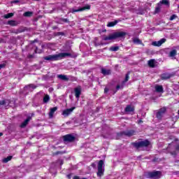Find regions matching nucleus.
<instances>
[{
	"label": "nucleus",
	"instance_id": "obj_30",
	"mask_svg": "<svg viewBox=\"0 0 179 179\" xmlns=\"http://www.w3.org/2000/svg\"><path fill=\"white\" fill-rule=\"evenodd\" d=\"M132 40L134 44H142V41H141L138 38H133Z\"/></svg>",
	"mask_w": 179,
	"mask_h": 179
},
{
	"label": "nucleus",
	"instance_id": "obj_19",
	"mask_svg": "<svg viewBox=\"0 0 179 179\" xmlns=\"http://www.w3.org/2000/svg\"><path fill=\"white\" fill-rule=\"evenodd\" d=\"M156 60L154 59H150L148 62V65L150 66V68H155L156 66Z\"/></svg>",
	"mask_w": 179,
	"mask_h": 179
},
{
	"label": "nucleus",
	"instance_id": "obj_31",
	"mask_svg": "<svg viewBox=\"0 0 179 179\" xmlns=\"http://www.w3.org/2000/svg\"><path fill=\"white\" fill-rule=\"evenodd\" d=\"M110 51H113V52H115V51H118V50H120V47L119 46H112L110 48Z\"/></svg>",
	"mask_w": 179,
	"mask_h": 179
},
{
	"label": "nucleus",
	"instance_id": "obj_6",
	"mask_svg": "<svg viewBox=\"0 0 179 179\" xmlns=\"http://www.w3.org/2000/svg\"><path fill=\"white\" fill-rule=\"evenodd\" d=\"M117 136H128L130 138V136H134L135 135V131L134 130H127L124 131H120V133L117 134Z\"/></svg>",
	"mask_w": 179,
	"mask_h": 179
},
{
	"label": "nucleus",
	"instance_id": "obj_26",
	"mask_svg": "<svg viewBox=\"0 0 179 179\" xmlns=\"http://www.w3.org/2000/svg\"><path fill=\"white\" fill-rule=\"evenodd\" d=\"M23 16H24L25 17H31V16H33V12L27 11L24 13Z\"/></svg>",
	"mask_w": 179,
	"mask_h": 179
},
{
	"label": "nucleus",
	"instance_id": "obj_28",
	"mask_svg": "<svg viewBox=\"0 0 179 179\" xmlns=\"http://www.w3.org/2000/svg\"><path fill=\"white\" fill-rule=\"evenodd\" d=\"M12 157H13L12 155H10L6 158H3L2 159L3 163H8V162H10L12 160Z\"/></svg>",
	"mask_w": 179,
	"mask_h": 179
},
{
	"label": "nucleus",
	"instance_id": "obj_33",
	"mask_svg": "<svg viewBox=\"0 0 179 179\" xmlns=\"http://www.w3.org/2000/svg\"><path fill=\"white\" fill-rule=\"evenodd\" d=\"M128 80H129V73H127L126 74L125 79H124V80L122 82L123 85H125V83H127V82H128Z\"/></svg>",
	"mask_w": 179,
	"mask_h": 179
},
{
	"label": "nucleus",
	"instance_id": "obj_1",
	"mask_svg": "<svg viewBox=\"0 0 179 179\" xmlns=\"http://www.w3.org/2000/svg\"><path fill=\"white\" fill-rule=\"evenodd\" d=\"M66 57H72V54L69 52H61L57 55H49L43 57L45 61H59V59H62L64 58H66Z\"/></svg>",
	"mask_w": 179,
	"mask_h": 179
},
{
	"label": "nucleus",
	"instance_id": "obj_18",
	"mask_svg": "<svg viewBox=\"0 0 179 179\" xmlns=\"http://www.w3.org/2000/svg\"><path fill=\"white\" fill-rule=\"evenodd\" d=\"M171 74L169 73H164L163 74L161 75V79L162 80H166L167 79H170V78H171Z\"/></svg>",
	"mask_w": 179,
	"mask_h": 179
},
{
	"label": "nucleus",
	"instance_id": "obj_8",
	"mask_svg": "<svg viewBox=\"0 0 179 179\" xmlns=\"http://www.w3.org/2000/svg\"><path fill=\"white\" fill-rule=\"evenodd\" d=\"M166 111H167V108L166 107L161 108L159 110H157L156 117L157 120H162L163 117H164Z\"/></svg>",
	"mask_w": 179,
	"mask_h": 179
},
{
	"label": "nucleus",
	"instance_id": "obj_32",
	"mask_svg": "<svg viewBox=\"0 0 179 179\" xmlns=\"http://www.w3.org/2000/svg\"><path fill=\"white\" fill-rule=\"evenodd\" d=\"M13 15L14 14L13 13H10L4 15L3 17H4V19H10V17H13Z\"/></svg>",
	"mask_w": 179,
	"mask_h": 179
},
{
	"label": "nucleus",
	"instance_id": "obj_15",
	"mask_svg": "<svg viewBox=\"0 0 179 179\" xmlns=\"http://www.w3.org/2000/svg\"><path fill=\"white\" fill-rule=\"evenodd\" d=\"M134 111H135V109L131 105H127L124 108V113H126V114H131L134 113Z\"/></svg>",
	"mask_w": 179,
	"mask_h": 179
},
{
	"label": "nucleus",
	"instance_id": "obj_49",
	"mask_svg": "<svg viewBox=\"0 0 179 179\" xmlns=\"http://www.w3.org/2000/svg\"><path fill=\"white\" fill-rule=\"evenodd\" d=\"M142 122H143L141 120H140L139 121H138V124H141V123H142Z\"/></svg>",
	"mask_w": 179,
	"mask_h": 179
},
{
	"label": "nucleus",
	"instance_id": "obj_38",
	"mask_svg": "<svg viewBox=\"0 0 179 179\" xmlns=\"http://www.w3.org/2000/svg\"><path fill=\"white\" fill-rule=\"evenodd\" d=\"M174 19H177L176 15H172L169 19V20H174Z\"/></svg>",
	"mask_w": 179,
	"mask_h": 179
},
{
	"label": "nucleus",
	"instance_id": "obj_34",
	"mask_svg": "<svg viewBox=\"0 0 179 179\" xmlns=\"http://www.w3.org/2000/svg\"><path fill=\"white\" fill-rule=\"evenodd\" d=\"M25 87H29V88L32 89L33 90H34V89H36L37 87V86H36L34 84H30L29 85H27Z\"/></svg>",
	"mask_w": 179,
	"mask_h": 179
},
{
	"label": "nucleus",
	"instance_id": "obj_21",
	"mask_svg": "<svg viewBox=\"0 0 179 179\" xmlns=\"http://www.w3.org/2000/svg\"><path fill=\"white\" fill-rule=\"evenodd\" d=\"M176 55H177V50L174 49V50H172L169 54V57L170 58H174V57H176Z\"/></svg>",
	"mask_w": 179,
	"mask_h": 179
},
{
	"label": "nucleus",
	"instance_id": "obj_43",
	"mask_svg": "<svg viewBox=\"0 0 179 179\" xmlns=\"http://www.w3.org/2000/svg\"><path fill=\"white\" fill-rule=\"evenodd\" d=\"M57 36H65V33H64V32H57Z\"/></svg>",
	"mask_w": 179,
	"mask_h": 179
},
{
	"label": "nucleus",
	"instance_id": "obj_29",
	"mask_svg": "<svg viewBox=\"0 0 179 179\" xmlns=\"http://www.w3.org/2000/svg\"><path fill=\"white\" fill-rule=\"evenodd\" d=\"M43 101L45 104H47V103H48V101H50V95L45 94V96L43 97Z\"/></svg>",
	"mask_w": 179,
	"mask_h": 179
},
{
	"label": "nucleus",
	"instance_id": "obj_46",
	"mask_svg": "<svg viewBox=\"0 0 179 179\" xmlns=\"http://www.w3.org/2000/svg\"><path fill=\"white\" fill-rule=\"evenodd\" d=\"M92 167H93V169H96V164H94V163H93V164H92Z\"/></svg>",
	"mask_w": 179,
	"mask_h": 179
},
{
	"label": "nucleus",
	"instance_id": "obj_2",
	"mask_svg": "<svg viewBox=\"0 0 179 179\" xmlns=\"http://www.w3.org/2000/svg\"><path fill=\"white\" fill-rule=\"evenodd\" d=\"M127 32L125 31H117L113 34H110L108 36H103V40L104 41H108V40H115L117 38H122L127 36Z\"/></svg>",
	"mask_w": 179,
	"mask_h": 179
},
{
	"label": "nucleus",
	"instance_id": "obj_9",
	"mask_svg": "<svg viewBox=\"0 0 179 179\" xmlns=\"http://www.w3.org/2000/svg\"><path fill=\"white\" fill-rule=\"evenodd\" d=\"M75 139H76V137L72 134H67L63 136V141L64 143L75 142Z\"/></svg>",
	"mask_w": 179,
	"mask_h": 179
},
{
	"label": "nucleus",
	"instance_id": "obj_16",
	"mask_svg": "<svg viewBox=\"0 0 179 179\" xmlns=\"http://www.w3.org/2000/svg\"><path fill=\"white\" fill-rule=\"evenodd\" d=\"M101 73H102V75H103L104 76H107L108 75H111V70L110 69H106L104 68H102L101 69Z\"/></svg>",
	"mask_w": 179,
	"mask_h": 179
},
{
	"label": "nucleus",
	"instance_id": "obj_27",
	"mask_svg": "<svg viewBox=\"0 0 179 179\" xmlns=\"http://www.w3.org/2000/svg\"><path fill=\"white\" fill-rule=\"evenodd\" d=\"M57 78H59V79H61L62 80H69V78H68V77H66V76L62 75V74L58 75Z\"/></svg>",
	"mask_w": 179,
	"mask_h": 179
},
{
	"label": "nucleus",
	"instance_id": "obj_39",
	"mask_svg": "<svg viewBox=\"0 0 179 179\" xmlns=\"http://www.w3.org/2000/svg\"><path fill=\"white\" fill-rule=\"evenodd\" d=\"M160 6H158L155 8V13H159V12H160Z\"/></svg>",
	"mask_w": 179,
	"mask_h": 179
},
{
	"label": "nucleus",
	"instance_id": "obj_41",
	"mask_svg": "<svg viewBox=\"0 0 179 179\" xmlns=\"http://www.w3.org/2000/svg\"><path fill=\"white\" fill-rule=\"evenodd\" d=\"M53 155H54L55 156H57V155H62V152H61V151H57V152H54Z\"/></svg>",
	"mask_w": 179,
	"mask_h": 179
},
{
	"label": "nucleus",
	"instance_id": "obj_7",
	"mask_svg": "<svg viewBox=\"0 0 179 179\" xmlns=\"http://www.w3.org/2000/svg\"><path fill=\"white\" fill-rule=\"evenodd\" d=\"M166 150H168V153H171L172 156H176L177 155V152L176 150H179V145L176 148L173 144H169L166 148Z\"/></svg>",
	"mask_w": 179,
	"mask_h": 179
},
{
	"label": "nucleus",
	"instance_id": "obj_12",
	"mask_svg": "<svg viewBox=\"0 0 179 179\" xmlns=\"http://www.w3.org/2000/svg\"><path fill=\"white\" fill-rule=\"evenodd\" d=\"M86 9L87 10L90 9V6H85L83 8H80L78 9L73 8L71 10V13H75V12H83V10H86Z\"/></svg>",
	"mask_w": 179,
	"mask_h": 179
},
{
	"label": "nucleus",
	"instance_id": "obj_5",
	"mask_svg": "<svg viewBox=\"0 0 179 179\" xmlns=\"http://www.w3.org/2000/svg\"><path fill=\"white\" fill-rule=\"evenodd\" d=\"M131 145L136 149H139L141 148H148L150 145V142L148 140H145L132 143Z\"/></svg>",
	"mask_w": 179,
	"mask_h": 179
},
{
	"label": "nucleus",
	"instance_id": "obj_52",
	"mask_svg": "<svg viewBox=\"0 0 179 179\" xmlns=\"http://www.w3.org/2000/svg\"><path fill=\"white\" fill-rule=\"evenodd\" d=\"M2 135H3V134L1 133V136H2Z\"/></svg>",
	"mask_w": 179,
	"mask_h": 179
},
{
	"label": "nucleus",
	"instance_id": "obj_47",
	"mask_svg": "<svg viewBox=\"0 0 179 179\" xmlns=\"http://www.w3.org/2000/svg\"><path fill=\"white\" fill-rule=\"evenodd\" d=\"M104 92H105V93H108V88L106 87L104 89Z\"/></svg>",
	"mask_w": 179,
	"mask_h": 179
},
{
	"label": "nucleus",
	"instance_id": "obj_35",
	"mask_svg": "<svg viewBox=\"0 0 179 179\" xmlns=\"http://www.w3.org/2000/svg\"><path fill=\"white\" fill-rule=\"evenodd\" d=\"M60 22H64V23H69V20H68V18H61Z\"/></svg>",
	"mask_w": 179,
	"mask_h": 179
},
{
	"label": "nucleus",
	"instance_id": "obj_4",
	"mask_svg": "<svg viewBox=\"0 0 179 179\" xmlns=\"http://www.w3.org/2000/svg\"><path fill=\"white\" fill-rule=\"evenodd\" d=\"M96 176L99 178L104 176V161L102 159L98 162Z\"/></svg>",
	"mask_w": 179,
	"mask_h": 179
},
{
	"label": "nucleus",
	"instance_id": "obj_42",
	"mask_svg": "<svg viewBox=\"0 0 179 179\" xmlns=\"http://www.w3.org/2000/svg\"><path fill=\"white\" fill-rule=\"evenodd\" d=\"M145 10H139L138 15H143L145 13Z\"/></svg>",
	"mask_w": 179,
	"mask_h": 179
},
{
	"label": "nucleus",
	"instance_id": "obj_23",
	"mask_svg": "<svg viewBox=\"0 0 179 179\" xmlns=\"http://www.w3.org/2000/svg\"><path fill=\"white\" fill-rule=\"evenodd\" d=\"M7 24H9V26H17L19 23L16 20H8Z\"/></svg>",
	"mask_w": 179,
	"mask_h": 179
},
{
	"label": "nucleus",
	"instance_id": "obj_17",
	"mask_svg": "<svg viewBox=\"0 0 179 179\" xmlns=\"http://www.w3.org/2000/svg\"><path fill=\"white\" fill-rule=\"evenodd\" d=\"M31 120V117L29 116L20 125L21 128H25V127L27 126V124L30 122V120Z\"/></svg>",
	"mask_w": 179,
	"mask_h": 179
},
{
	"label": "nucleus",
	"instance_id": "obj_3",
	"mask_svg": "<svg viewBox=\"0 0 179 179\" xmlns=\"http://www.w3.org/2000/svg\"><path fill=\"white\" fill-rule=\"evenodd\" d=\"M144 176L150 179H160L163 177V173L160 171L145 172Z\"/></svg>",
	"mask_w": 179,
	"mask_h": 179
},
{
	"label": "nucleus",
	"instance_id": "obj_22",
	"mask_svg": "<svg viewBox=\"0 0 179 179\" xmlns=\"http://www.w3.org/2000/svg\"><path fill=\"white\" fill-rule=\"evenodd\" d=\"M155 90L157 93H163V86L162 85H156Z\"/></svg>",
	"mask_w": 179,
	"mask_h": 179
},
{
	"label": "nucleus",
	"instance_id": "obj_50",
	"mask_svg": "<svg viewBox=\"0 0 179 179\" xmlns=\"http://www.w3.org/2000/svg\"><path fill=\"white\" fill-rule=\"evenodd\" d=\"M68 178H71V175H67Z\"/></svg>",
	"mask_w": 179,
	"mask_h": 179
},
{
	"label": "nucleus",
	"instance_id": "obj_14",
	"mask_svg": "<svg viewBox=\"0 0 179 179\" xmlns=\"http://www.w3.org/2000/svg\"><path fill=\"white\" fill-rule=\"evenodd\" d=\"M75 108H76L72 107L71 108H67V109L63 110L62 115H64V117H68V115H69L73 111V110H75Z\"/></svg>",
	"mask_w": 179,
	"mask_h": 179
},
{
	"label": "nucleus",
	"instance_id": "obj_53",
	"mask_svg": "<svg viewBox=\"0 0 179 179\" xmlns=\"http://www.w3.org/2000/svg\"><path fill=\"white\" fill-rule=\"evenodd\" d=\"M0 69H1V65H0Z\"/></svg>",
	"mask_w": 179,
	"mask_h": 179
},
{
	"label": "nucleus",
	"instance_id": "obj_11",
	"mask_svg": "<svg viewBox=\"0 0 179 179\" xmlns=\"http://www.w3.org/2000/svg\"><path fill=\"white\" fill-rule=\"evenodd\" d=\"M75 96L76 99H79L80 97V94H82V87L78 86L74 89Z\"/></svg>",
	"mask_w": 179,
	"mask_h": 179
},
{
	"label": "nucleus",
	"instance_id": "obj_51",
	"mask_svg": "<svg viewBox=\"0 0 179 179\" xmlns=\"http://www.w3.org/2000/svg\"><path fill=\"white\" fill-rule=\"evenodd\" d=\"M94 40H99V38H95Z\"/></svg>",
	"mask_w": 179,
	"mask_h": 179
},
{
	"label": "nucleus",
	"instance_id": "obj_54",
	"mask_svg": "<svg viewBox=\"0 0 179 179\" xmlns=\"http://www.w3.org/2000/svg\"><path fill=\"white\" fill-rule=\"evenodd\" d=\"M0 136H1V133H0Z\"/></svg>",
	"mask_w": 179,
	"mask_h": 179
},
{
	"label": "nucleus",
	"instance_id": "obj_36",
	"mask_svg": "<svg viewBox=\"0 0 179 179\" xmlns=\"http://www.w3.org/2000/svg\"><path fill=\"white\" fill-rule=\"evenodd\" d=\"M34 52H35V54H40V53H41V50H38V48L35 47Z\"/></svg>",
	"mask_w": 179,
	"mask_h": 179
},
{
	"label": "nucleus",
	"instance_id": "obj_10",
	"mask_svg": "<svg viewBox=\"0 0 179 179\" xmlns=\"http://www.w3.org/2000/svg\"><path fill=\"white\" fill-rule=\"evenodd\" d=\"M166 43V38H163L161 40L158 41H154L152 43V45H154V47H160L162 44H164Z\"/></svg>",
	"mask_w": 179,
	"mask_h": 179
},
{
	"label": "nucleus",
	"instance_id": "obj_44",
	"mask_svg": "<svg viewBox=\"0 0 179 179\" xmlns=\"http://www.w3.org/2000/svg\"><path fill=\"white\" fill-rule=\"evenodd\" d=\"M95 47H98V45H103V43H99L97 42H94Z\"/></svg>",
	"mask_w": 179,
	"mask_h": 179
},
{
	"label": "nucleus",
	"instance_id": "obj_24",
	"mask_svg": "<svg viewBox=\"0 0 179 179\" xmlns=\"http://www.w3.org/2000/svg\"><path fill=\"white\" fill-rule=\"evenodd\" d=\"M118 23V20H115L114 22H110L107 24L108 27H114Z\"/></svg>",
	"mask_w": 179,
	"mask_h": 179
},
{
	"label": "nucleus",
	"instance_id": "obj_55",
	"mask_svg": "<svg viewBox=\"0 0 179 179\" xmlns=\"http://www.w3.org/2000/svg\"><path fill=\"white\" fill-rule=\"evenodd\" d=\"M178 8H179V6H178Z\"/></svg>",
	"mask_w": 179,
	"mask_h": 179
},
{
	"label": "nucleus",
	"instance_id": "obj_37",
	"mask_svg": "<svg viewBox=\"0 0 179 179\" xmlns=\"http://www.w3.org/2000/svg\"><path fill=\"white\" fill-rule=\"evenodd\" d=\"M124 87V83L122 84V85H117L116 86V90H120V89H122Z\"/></svg>",
	"mask_w": 179,
	"mask_h": 179
},
{
	"label": "nucleus",
	"instance_id": "obj_40",
	"mask_svg": "<svg viewBox=\"0 0 179 179\" xmlns=\"http://www.w3.org/2000/svg\"><path fill=\"white\" fill-rule=\"evenodd\" d=\"M6 66V62L4 61L1 64V68H5V66Z\"/></svg>",
	"mask_w": 179,
	"mask_h": 179
},
{
	"label": "nucleus",
	"instance_id": "obj_45",
	"mask_svg": "<svg viewBox=\"0 0 179 179\" xmlns=\"http://www.w3.org/2000/svg\"><path fill=\"white\" fill-rule=\"evenodd\" d=\"M19 2H20L19 0H15L11 1V3H19Z\"/></svg>",
	"mask_w": 179,
	"mask_h": 179
},
{
	"label": "nucleus",
	"instance_id": "obj_48",
	"mask_svg": "<svg viewBox=\"0 0 179 179\" xmlns=\"http://www.w3.org/2000/svg\"><path fill=\"white\" fill-rule=\"evenodd\" d=\"M29 58H33V55H30L29 56Z\"/></svg>",
	"mask_w": 179,
	"mask_h": 179
},
{
	"label": "nucleus",
	"instance_id": "obj_20",
	"mask_svg": "<svg viewBox=\"0 0 179 179\" xmlns=\"http://www.w3.org/2000/svg\"><path fill=\"white\" fill-rule=\"evenodd\" d=\"M57 110H58V108L57 106L50 108V111L49 112V118H52V117H54V113Z\"/></svg>",
	"mask_w": 179,
	"mask_h": 179
},
{
	"label": "nucleus",
	"instance_id": "obj_13",
	"mask_svg": "<svg viewBox=\"0 0 179 179\" xmlns=\"http://www.w3.org/2000/svg\"><path fill=\"white\" fill-rule=\"evenodd\" d=\"M9 104H10V101L6 99L1 102V108H5L6 110L9 108Z\"/></svg>",
	"mask_w": 179,
	"mask_h": 179
},
{
	"label": "nucleus",
	"instance_id": "obj_25",
	"mask_svg": "<svg viewBox=\"0 0 179 179\" xmlns=\"http://www.w3.org/2000/svg\"><path fill=\"white\" fill-rule=\"evenodd\" d=\"M162 5H166V6H169V3L167 0H162L159 3H158V6H162Z\"/></svg>",
	"mask_w": 179,
	"mask_h": 179
}]
</instances>
